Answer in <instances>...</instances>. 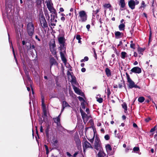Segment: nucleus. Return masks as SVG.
<instances>
[{
  "label": "nucleus",
  "instance_id": "f257e3e1",
  "mask_svg": "<svg viewBox=\"0 0 157 157\" xmlns=\"http://www.w3.org/2000/svg\"><path fill=\"white\" fill-rule=\"evenodd\" d=\"M65 38L64 37L60 36L58 38L59 42L60 44V54L61 59L64 63H66L67 59L65 57L64 53H66V47L65 46Z\"/></svg>",
  "mask_w": 157,
  "mask_h": 157
},
{
  "label": "nucleus",
  "instance_id": "f03ea898",
  "mask_svg": "<svg viewBox=\"0 0 157 157\" xmlns=\"http://www.w3.org/2000/svg\"><path fill=\"white\" fill-rule=\"evenodd\" d=\"M39 18L40 25L43 29H44L48 27V24L42 12H40Z\"/></svg>",
  "mask_w": 157,
  "mask_h": 157
},
{
  "label": "nucleus",
  "instance_id": "7ed1b4c3",
  "mask_svg": "<svg viewBox=\"0 0 157 157\" xmlns=\"http://www.w3.org/2000/svg\"><path fill=\"white\" fill-rule=\"evenodd\" d=\"M27 31L28 35L32 37L34 33V27L32 22H29L27 25Z\"/></svg>",
  "mask_w": 157,
  "mask_h": 157
},
{
  "label": "nucleus",
  "instance_id": "20e7f679",
  "mask_svg": "<svg viewBox=\"0 0 157 157\" xmlns=\"http://www.w3.org/2000/svg\"><path fill=\"white\" fill-rule=\"evenodd\" d=\"M94 147L96 150L99 151H103L100 140L99 138L97 137L95 138Z\"/></svg>",
  "mask_w": 157,
  "mask_h": 157
},
{
  "label": "nucleus",
  "instance_id": "39448f33",
  "mask_svg": "<svg viewBox=\"0 0 157 157\" xmlns=\"http://www.w3.org/2000/svg\"><path fill=\"white\" fill-rule=\"evenodd\" d=\"M127 82L128 83V84H127L128 89H132L133 88L140 89V87L136 84H135V83L131 78L127 79Z\"/></svg>",
  "mask_w": 157,
  "mask_h": 157
},
{
  "label": "nucleus",
  "instance_id": "423d86ee",
  "mask_svg": "<svg viewBox=\"0 0 157 157\" xmlns=\"http://www.w3.org/2000/svg\"><path fill=\"white\" fill-rule=\"evenodd\" d=\"M79 16L80 18V19L79 20V21L84 22L87 20V16L85 11L82 10L79 11Z\"/></svg>",
  "mask_w": 157,
  "mask_h": 157
},
{
  "label": "nucleus",
  "instance_id": "0eeeda50",
  "mask_svg": "<svg viewBox=\"0 0 157 157\" xmlns=\"http://www.w3.org/2000/svg\"><path fill=\"white\" fill-rule=\"evenodd\" d=\"M46 3L47 7L50 12L52 13L51 14H57L56 10L51 6L50 1H47Z\"/></svg>",
  "mask_w": 157,
  "mask_h": 157
},
{
  "label": "nucleus",
  "instance_id": "6e6552de",
  "mask_svg": "<svg viewBox=\"0 0 157 157\" xmlns=\"http://www.w3.org/2000/svg\"><path fill=\"white\" fill-rule=\"evenodd\" d=\"M42 106V110L43 112V115H42V117L44 118V117H47V113L46 106L44 103V98H42L41 100Z\"/></svg>",
  "mask_w": 157,
  "mask_h": 157
},
{
  "label": "nucleus",
  "instance_id": "1a4fd4ad",
  "mask_svg": "<svg viewBox=\"0 0 157 157\" xmlns=\"http://www.w3.org/2000/svg\"><path fill=\"white\" fill-rule=\"evenodd\" d=\"M130 71V74H132V73L140 74L141 72V69L139 67H134L131 69Z\"/></svg>",
  "mask_w": 157,
  "mask_h": 157
},
{
  "label": "nucleus",
  "instance_id": "9d476101",
  "mask_svg": "<svg viewBox=\"0 0 157 157\" xmlns=\"http://www.w3.org/2000/svg\"><path fill=\"white\" fill-rule=\"evenodd\" d=\"M49 62L50 64V69L53 65H55L58 66V63L54 57H51L50 59Z\"/></svg>",
  "mask_w": 157,
  "mask_h": 157
},
{
  "label": "nucleus",
  "instance_id": "9b49d317",
  "mask_svg": "<svg viewBox=\"0 0 157 157\" xmlns=\"http://www.w3.org/2000/svg\"><path fill=\"white\" fill-rule=\"evenodd\" d=\"M83 146L84 149H87L88 148H93V147L86 140L84 141L83 143Z\"/></svg>",
  "mask_w": 157,
  "mask_h": 157
},
{
  "label": "nucleus",
  "instance_id": "f8f14e48",
  "mask_svg": "<svg viewBox=\"0 0 157 157\" xmlns=\"http://www.w3.org/2000/svg\"><path fill=\"white\" fill-rule=\"evenodd\" d=\"M128 5L129 8L132 10H133L135 8V2L134 1H129L128 2Z\"/></svg>",
  "mask_w": 157,
  "mask_h": 157
},
{
  "label": "nucleus",
  "instance_id": "ddd939ff",
  "mask_svg": "<svg viewBox=\"0 0 157 157\" xmlns=\"http://www.w3.org/2000/svg\"><path fill=\"white\" fill-rule=\"evenodd\" d=\"M67 107H70V105L66 101H63L62 108L61 110V112H62L64 110L65 108Z\"/></svg>",
  "mask_w": 157,
  "mask_h": 157
},
{
  "label": "nucleus",
  "instance_id": "4468645a",
  "mask_svg": "<svg viewBox=\"0 0 157 157\" xmlns=\"http://www.w3.org/2000/svg\"><path fill=\"white\" fill-rule=\"evenodd\" d=\"M73 89L75 92L78 94L80 95L81 93L80 90L78 87H76L75 86H74L73 87Z\"/></svg>",
  "mask_w": 157,
  "mask_h": 157
},
{
  "label": "nucleus",
  "instance_id": "2eb2a0df",
  "mask_svg": "<svg viewBox=\"0 0 157 157\" xmlns=\"http://www.w3.org/2000/svg\"><path fill=\"white\" fill-rule=\"evenodd\" d=\"M122 34V35L123 34V33H121L119 31L116 32L115 33V38L116 39H118L121 38V35Z\"/></svg>",
  "mask_w": 157,
  "mask_h": 157
},
{
  "label": "nucleus",
  "instance_id": "dca6fc26",
  "mask_svg": "<svg viewBox=\"0 0 157 157\" xmlns=\"http://www.w3.org/2000/svg\"><path fill=\"white\" fill-rule=\"evenodd\" d=\"M105 155L103 151H99L97 154V157H104Z\"/></svg>",
  "mask_w": 157,
  "mask_h": 157
},
{
  "label": "nucleus",
  "instance_id": "f3484780",
  "mask_svg": "<svg viewBox=\"0 0 157 157\" xmlns=\"http://www.w3.org/2000/svg\"><path fill=\"white\" fill-rule=\"evenodd\" d=\"M28 44H29V45L28 44V45L27 46V49L28 50H30L33 49L36 51L35 46L34 45H31V44L30 43H28Z\"/></svg>",
  "mask_w": 157,
  "mask_h": 157
},
{
  "label": "nucleus",
  "instance_id": "a211bd4d",
  "mask_svg": "<svg viewBox=\"0 0 157 157\" xmlns=\"http://www.w3.org/2000/svg\"><path fill=\"white\" fill-rule=\"evenodd\" d=\"M119 5H120L121 8H124L125 6V3L124 0H120Z\"/></svg>",
  "mask_w": 157,
  "mask_h": 157
},
{
  "label": "nucleus",
  "instance_id": "6ab92c4d",
  "mask_svg": "<svg viewBox=\"0 0 157 157\" xmlns=\"http://www.w3.org/2000/svg\"><path fill=\"white\" fill-rule=\"evenodd\" d=\"M105 72L106 75H107V76L110 77L111 76V74L110 70V69L108 68H106L105 69Z\"/></svg>",
  "mask_w": 157,
  "mask_h": 157
},
{
  "label": "nucleus",
  "instance_id": "aec40b11",
  "mask_svg": "<svg viewBox=\"0 0 157 157\" xmlns=\"http://www.w3.org/2000/svg\"><path fill=\"white\" fill-rule=\"evenodd\" d=\"M125 25L124 24L121 23L118 26L119 29L120 31H124V29Z\"/></svg>",
  "mask_w": 157,
  "mask_h": 157
},
{
  "label": "nucleus",
  "instance_id": "412c9836",
  "mask_svg": "<svg viewBox=\"0 0 157 157\" xmlns=\"http://www.w3.org/2000/svg\"><path fill=\"white\" fill-rule=\"evenodd\" d=\"M105 147L107 151H110L112 150V148L109 144H107L105 145Z\"/></svg>",
  "mask_w": 157,
  "mask_h": 157
},
{
  "label": "nucleus",
  "instance_id": "4be33fe9",
  "mask_svg": "<svg viewBox=\"0 0 157 157\" xmlns=\"http://www.w3.org/2000/svg\"><path fill=\"white\" fill-rule=\"evenodd\" d=\"M123 83H119L118 84V86L119 88H121L122 87V84H123V86L124 88L126 90H127V88L126 86V85L125 84V82L124 80L123 81Z\"/></svg>",
  "mask_w": 157,
  "mask_h": 157
},
{
  "label": "nucleus",
  "instance_id": "5701e85b",
  "mask_svg": "<svg viewBox=\"0 0 157 157\" xmlns=\"http://www.w3.org/2000/svg\"><path fill=\"white\" fill-rule=\"evenodd\" d=\"M58 143V141L57 140L53 139L52 140V143L53 146H56Z\"/></svg>",
  "mask_w": 157,
  "mask_h": 157
},
{
  "label": "nucleus",
  "instance_id": "b1692460",
  "mask_svg": "<svg viewBox=\"0 0 157 157\" xmlns=\"http://www.w3.org/2000/svg\"><path fill=\"white\" fill-rule=\"evenodd\" d=\"M145 49L143 48L140 47H139L138 48V52L139 54L143 55L142 52L144 51Z\"/></svg>",
  "mask_w": 157,
  "mask_h": 157
},
{
  "label": "nucleus",
  "instance_id": "393cba45",
  "mask_svg": "<svg viewBox=\"0 0 157 157\" xmlns=\"http://www.w3.org/2000/svg\"><path fill=\"white\" fill-rule=\"evenodd\" d=\"M121 105L122 108L124 109V112L126 113V111L127 110V106L126 103L124 102Z\"/></svg>",
  "mask_w": 157,
  "mask_h": 157
},
{
  "label": "nucleus",
  "instance_id": "a878e982",
  "mask_svg": "<svg viewBox=\"0 0 157 157\" xmlns=\"http://www.w3.org/2000/svg\"><path fill=\"white\" fill-rule=\"evenodd\" d=\"M50 129V127L49 126H48L46 127V129H45V133L46 135V136L48 137H49V131Z\"/></svg>",
  "mask_w": 157,
  "mask_h": 157
},
{
  "label": "nucleus",
  "instance_id": "bb28decb",
  "mask_svg": "<svg viewBox=\"0 0 157 157\" xmlns=\"http://www.w3.org/2000/svg\"><path fill=\"white\" fill-rule=\"evenodd\" d=\"M54 122L57 124V125H58V123H60V119L59 117H56L53 118Z\"/></svg>",
  "mask_w": 157,
  "mask_h": 157
},
{
  "label": "nucleus",
  "instance_id": "cd10ccee",
  "mask_svg": "<svg viewBox=\"0 0 157 157\" xmlns=\"http://www.w3.org/2000/svg\"><path fill=\"white\" fill-rule=\"evenodd\" d=\"M126 55L127 53L125 52H122L121 53V58L123 59H124L125 57L126 56Z\"/></svg>",
  "mask_w": 157,
  "mask_h": 157
},
{
  "label": "nucleus",
  "instance_id": "c85d7f7f",
  "mask_svg": "<svg viewBox=\"0 0 157 157\" xmlns=\"http://www.w3.org/2000/svg\"><path fill=\"white\" fill-rule=\"evenodd\" d=\"M145 100V98L144 97L141 96L139 97L138 98V101L140 103L143 102Z\"/></svg>",
  "mask_w": 157,
  "mask_h": 157
},
{
  "label": "nucleus",
  "instance_id": "c756f323",
  "mask_svg": "<svg viewBox=\"0 0 157 157\" xmlns=\"http://www.w3.org/2000/svg\"><path fill=\"white\" fill-rule=\"evenodd\" d=\"M100 9H98L96 10H93V13H92V16L94 17H95V15L98 13Z\"/></svg>",
  "mask_w": 157,
  "mask_h": 157
},
{
  "label": "nucleus",
  "instance_id": "7c9ffc66",
  "mask_svg": "<svg viewBox=\"0 0 157 157\" xmlns=\"http://www.w3.org/2000/svg\"><path fill=\"white\" fill-rule=\"evenodd\" d=\"M41 121H39V122L40 123V124L41 125L40 127V131L41 132H43V127L42 126L41 124H42V123H43V121H44V120H42V118H41Z\"/></svg>",
  "mask_w": 157,
  "mask_h": 157
},
{
  "label": "nucleus",
  "instance_id": "2f4dec72",
  "mask_svg": "<svg viewBox=\"0 0 157 157\" xmlns=\"http://www.w3.org/2000/svg\"><path fill=\"white\" fill-rule=\"evenodd\" d=\"M103 6L105 8H108L111 7V5L109 3L108 4H105Z\"/></svg>",
  "mask_w": 157,
  "mask_h": 157
},
{
  "label": "nucleus",
  "instance_id": "473e14b6",
  "mask_svg": "<svg viewBox=\"0 0 157 157\" xmlns=\"http://www.w3.org/2000/svg\"><path fill=\"white\" fill-rule=\"evenodd\" d=\"M54 20H53V19L52 18H51V19L50 20V25L52 26H56V23H55L54 22Z\"/></svg>",
  "mask_w": 157,
  "mask_h": 157
},
{
  "label": "nucleus",
  "instance_id": "72a5a7b5",
  "mask_svg": "<svg viewBox=\"0 0 157 157\" xmlns=\"http://www.w3.org/2000/svg\"><path fill=\"white\" fill-rule=\"evenodd\" d=\"M146 6V5H145L144 2L143 1H142L141 5L140 8L141 9H142V8H144Z\"/></svg>",
  "mask_w": 157,
  "mask_h": 157
},
{
  "label": "nucleus",
  "instance_id": "f704fd0d",
  "mask_svg": "<svg viewBox=\"0 0 157 157\" xmlns=\"http://www.w3.org/2000/svg\"><path fill=\"white\" fill-rule=\"evenodd\" d=\"M133 151L134 152L137 153V152L140 151L139 147H134L133 148Z\"/></svg>",
  "mask_w": 157,
  "mask_h": 157
},
{
  "label": "nucleus",
  "instance_id": "c9c22d12",
  "mask_svg": "<svg viewBox=\"0 0 157 157\" xmlns=\"http://www.w3.org/2000/svg\"><path fill=\"white\" fill-rule=\"evenodd\" d=\"M96 99L97 101L99 103H101L103 102V99L101 98H99L98 97H97Z\"/></svg>",
  "mask_w": 157,
  "mask_h": 157
},
{
  "label": "nucleus",
  "instance_id": "e433bc0d",
  "mask_svg": "<svg viewBox=\"0 0 157 157\" xmlns=\"http://www.w3.org/2000/svg\"><path fill=\"white\" fill-rule=\"evenodd\" d=\"M81 115L83 119H84L85 117L87 116V115L84 112L82 113Z\"/></svg>",
  "mask_w": 157,
  "mask_h": 157
},
{
  "label": "nucleus",
  "instance_id": "4c0bfd02",
  "mask_svg": "<svg viewBox=\"0 0 157 157\" xmlns=\"http://www.w3.org/2000/svg\"><path fill=\"white\" fill-rule=\"evenodd\" d=\"M134 30L133 28H132V29L129 30V33L131 34V36H130L131 38L132 37V34L134 32Z\"/></svg>",
  "mask_w": 157,
  "mask_h": 157
},
{
  "label": "nucleus",
  "instance_id": "58836bf2",
  "mask_svg": "<svg viewBox=\"0 0 157 157\" xmlns=\"http://www.w3.org/2000/svg\"><path fill=\"white\" fill-rule=\"evenodd\" d=\"M51 18L53 19V20H54L55 17L57 18V14H53L51 15Z\"/></svg>",
  "mask_w": 157,
  "mask_h": 157
},
{
  "label": "nucleus",
  "instance_id": "ea45409f",
  "mask_svg": "<svg viewBox=\"0 0 157 157\" xmlns=\"http://www.w3.org/2000/svg\"><path fill=\"white\" fill-rule=\"evenodd\" d=\"M104 138L105 140H108L109 139L110 137L108 134H107L105 136Z\"/></svg>",
  "mask_w": 157,
  "mask_h": 157
},
{
  "label": "nucleus",
  "instance_id": "a19ab883",
  "mask_svg": "<svg viewBox=\"0 0 157 157\" xmlns=\"http://www.w3.org/2000/svg\"><path fill=\"white\" fill-rule=\"evenodd\" d=\"M78 98L80 101H83V102L85 101V100L82 97L78 96Z\"/></svg>",
  "mask_w": 157,
  "mask_h": 157
},
{
  "label": "nucleus",
  "instance_id": "79ce46f5",
  "mask_svg": "<svg viewBox=\"0 0 157 157\" xmlns=\"http://www.w3.org/2000/svg\"><path fill=\"white\" fill-rule=\"evenodd\" d=\"M94 136L93 137V138L90 139H88V140L91 143H93L94 140V137L95 132H94Z\"/></svg>",
  "mask_w": 157,
  "mask_h": 157
},
{
  "label": "nucleus",
  "instance_id": "37998d69",
  "mask_svg": "<svg viewBox=\"0 0 157 157\" xmlns=\"http://www.w3.org/2000/svg\"><path fill=\"white\" fill-rule=\"evenodd\" d=\"M81 106L82 107V108L84 109L85 108V104L84 103V102H82L81 103Z\"/></svg>",
  "mask_w": 157,
  "mask_h": 157
},
{
  "label": "nucleus",
  "instance_id": "c03bdc74",
  "mask_svg": "<svg viewBox=\"0 0 157 157\" xmlns=\"http://www.w3.org/2000/svg\"><path fill=\"white\" fill-rule=\"evenodd\" d=\"M130 47L131 48L133 49H135V44H130Z\"/></svg>",
  "mask_w": 157,
  "mask_h": 157
},
{
  "label": "nucleus",
  "instance_id": "a18cd8bd",
  "mask_svg": "<svg viewBox=\"0 0 157 157\" xmlns=\"http://www.w3.org/2000/svg\"><path fill=\"white\" fill-rule=\"evenodd\" d=\"M156 126H155L153 128H151L150 130V132H152L154 131L156 129Z\"/></svg>",
  "mask_w": 157,
  "mask_h": 157
},
{
  "label": "nucleus",
  "instance_id": "49530a36",
  "mask_svg": "<svg viewBox=\"0 0 157 157\" xmlns=\"http://www.w3.org/2000/svg\"><path fill=\"white\" fill-rule=\"evenodd\" d=\"M93 49L94 50L93 52H94V57L96 59L97 58V55L96 53V51H95L94 48H93Z\"/></svg>",
  "mask_w": 157,
  "mask_h": 157
},
{
  "label": "nucleus",
  "instance_id": "de8ad7c7",
  "mask_svg": "<svg viewBox=\"0 0 157 157\" xmlns=\"http://www.w3.org/2000/svg\"><path fill=\"white\" fill-rule=\"evenodd\" d=\"M76 39L78 40H81V38L80 36L79 35H77L76 36Z\"/></svg>",
  "mask_w": 157,
  "mask_h": 157
},
{
  "label": "nucleus",
  "instance_id": "09e8293b",
  "mask_svg": "<svg viewBox=\"0 0 157 157\" xmlns=\"http://www.w3.org/2000/svg\"><path fill=\"white\" fill-rule=\"evenodd\" d=\"M56 83L57 87H61L60 84L59 83V82H58V81H56Z\"/></svg>",
  "mask_w": 157,
  "mask_h": 157
},
{
  "label": "nucleus",
  "instance_id": "8fccbe9b",
  "mask_svg": "<svg viewBox=\"0 0 157 157\" xmlns=\"http://www.w3.org/2000/svg\"><path fill=\"white\" fill-rule=\"evenodd\" d=\"M151 120V118L149 117H148V118H146L145 119V121L146 122H148L150 120Z\"/></svg>",
  "mask_w": 157,
  "mask_h": 157
},
{
  "label": "nucleus",
  "instance_id": "3c124183",
  "mask_svg": "<svg viewBox=\"0 0 157 157\" xmlns=\"http://www.w3.org/2000/svg\"><path fill=\"white\" fill-rule=\"evenodd\" d=\"M44 14L46 17H47L49 15L48 10H47L46 11H44Z\"/></svg>",
  "mask_w": 157,
  "mask_h": 157
},
{
  "label": "nucleus",
  "instance_id": "603ef678",
  "mask_svg": "<svg viewBox=\"0 0 157 157\" xmlns=\"http://www.w3.org/2000/svg\"><path fill=\"white\" fill-rule=\"evenodd\" d=\"M125 74L126 76L127 79H128L130 78V77L129 75L128 74L127 72H126L125 73Z\"/></svg>",
  "mask_w": 157,
  "mask_h": 157
},
{
  "label": "nucleus",
  "instance_id": "864d4df0",
  "mask_svg": "<svg viewBox=\"0 0 157 157\" xmlns=\"http://www.w3.org/2000/svg\"><path fill=\"white\" fill-rule=\"evenodd\" d=\"M79 151H78L75 152L73 155V157H76V156L78 154Z\"/></svg>",
  "mask_w": 157,
  "mask_h": 157
},
{
  "label": "nucleus",
  "instance_id": "5fc2aeb1",
  "mask_svg": "<svg viewBox=\"0 0 157 157\" xmlns=\"http://www.w3.org/2000/svg\"><path fill=\"white\" fill-rule=\"evenodd\" d=\"M52 45L53 48H54L56 47V44L54 41V43H52Z\"/></svg>",
  "mask_w": 157,
  "mask_h": 157
},
{
  "label": "nucleus",
  "instance_id": "6e6d98bb",
  "mask_svg": "<svg viewBox=\"0 0 157 157\" xmlns=\"http://www.w3.org/2000/svg\"><path fill=\"white\" fill-rule=\"evenodd\" d=\"M81 71L82 72H84L86 71V69L85 68L83 67L81 69Z\"/></svg>",
  "mask_w": 157,
  "mask_h": 157
},
{
  "label": "nucleus",
  "instance_id": "4d7b16f0",
  "mask_svg": "<svg viewBox=\"0 0 157 157\" xmlns=\"http://www.w3.org/2000/svg\"><path fill=\"white\" fill-rule=\"evenodd\" d=\"M133 126L134 128H137L138 127L137 125L135 123H133Z\"/></svg>",
  "mask_w": 157,
  "mask_h": 157
},
{
  "label": "nucleus",
  "instance_id": "13d9d810",
  "mask_svg": "<svg viewBox=\"0 0 157 157\" xmlns=\"http://www.w3.org/2000/svg\"><path fill=\"white\" fill-rule=\"evenodd\" d=\"M84 61H88V60L89 59V58H88V57L87 56H85L84 57Z\"/></svg>",
  "mask_w": 157,
  "mask_h": 157
},
{
  "label": "nucleus",
  "instance_id": "bf43d9fd",
  "mask_svg": "<svg viewBox=\"0 0 157 157\" xmlns=\"http://www.w3.org/2000/svg\"><path fill=\"white\" fill-rule=\"evenodd\" d=\"M46 151L48 150V146L46 144L44 145Z\"/></svg>",
  "mask_w": 157,
  "mask_h": 157
},
{
  "label": "nucleus",
  "instance_id": "052dcab7",
  "mask_svg": "<svg viewBox=\"0 0 157 157\" xmlns=\"http://www.w3.org/2000/svg\"><path fill=\"white\" fill-rule=\"evenodd\" d=\"M35 38L37 40L39 41H40V39L38 37L37 35H36L35 36Z\"/></svg>",
  "mask_w": 157,
  "mask_h": 157
},
{
  "label": "nucleus",
  "instance_id": "680f3d73",
  "mask_svg": "<svg viewBox=\"0 0 157 157\" xmlns=\"http://www.w3.org/2000/svg\"><path fill=\"white\" fill-rule=\"evenodd\" d=\"M65 20V18L63 16L61 17V20H62V21H64Z\"/></svg>",
  "mask_w": 157,
  "mask_h": 157
},
{
  "label": "nucleus",
  "instance_id": "e2e57ef3",
  "mask_svg": "<svg viewBox=\"0 0 157 157\" xmlns=\"http://www.w3.org/2000/svg\"><path fill=\"white\" fill-rule=\"evenodd\" d=\"M86 111L87 112V114H89L90 113L89 109L88 108H87L86 109Z\"/></svg>",
  "mask_w": 157,
  "mask_h": 157
},
{
  "label": "nucleus",
  "instance_id": "0e129e2a",
  "mask_svg": "<svg viewBox=\"0 0 157 157\" xmlns=\"http://www.w3.org/2000/svg\"><path fill=\"white\" fill-rule=\"evenodd\" d=\"M90 25L89 24L87 25L86 26V28L88 30H89V29H90Z\"/></svg>",
  "mask_w": 157,
  "mask_h": 157
},
{
  "label": "nucleus",
  "instance_id": "69168bd1",
  "mask_svg": "<svg viewBox=\"0 0 157 157\" xmlns=\"http://www.w3.org/2000/svg\"><path fill=\"white\" fill-rule=\"evenodd\" d=\"M134 1L135 2V5L139 4V2L138 0H135Z\"/></svg>",
  "mask_w": 157,
  "mask_h": 157
},
{
  "label": "nucleus",
  "instance_id": "338daca9",
  "mask_svg": "<svg viewBox=\"0 0 157 157\" xmlns=\"http://www.w3.org/2000/svg\"><path fill=\"white\" fill-rule=\"evenodd\" d=\"M122 44V43L121 41H120L119 42V44L117 45V47L120 46V45Z\"/></svg>",
  "mask_w": 157,
  "mask_h": 157
},
{
  "label": "nucleus",
  "instance_id": "774afa93",
  "mask_svg": "<svg viewBox=\"0 0 157 157\" xmlns=\"http://www.w3.org/2000/svg\"><path fill=\"white\" fill-rule=\"evenodd\" d=\"M154 138L156 141H157V134H155L154 135Z\"/></svg>",
  "mask_w": 157,
  "mask_h": 157
}]
</instances>
